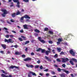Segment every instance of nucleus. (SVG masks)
Returning a JSON list of instances; mask_svg holds the SVG:
<instances>
[{"mask_svg":"<svg viewBox=\"0 0 77 77\" xmlns=\"http://www.w3.org/2000/svg\"><path fill=\"white\" fill-rule=\"evenodd\" d=\"M60 55H62V54H65L64 53V52L63 51H62L60 53Z\"/></svg>","mask_w":77,"mask_h":77,"instance_id":"c9c22d12","label":"nucleus"},{"mask_svg":"<svg viewBox=\"0 0 77 77\" xmlns=\"http://www.w3.org/2000/svg\"><path fill=\"white\" fill-rule=\"evenodd\" d=\"M23 2H26V3H27V2H29L28 0H23Z\"/></svg>","mask_w":77,"mask_h":77,"instance_id":"79ce46f5","label":"nucleus"},{"mask_svg":"<svg viewBox=\"0 0 77 77\" xmlns=\"http://www.w3.org/2000/svg\"><path fill=\"white\" fill-rule=\"evenodd\" d=\"M15 68L16 69H19V67H18L16 66H15L11 65L9 67L10 69H13V68Z\"/></svg>","mask_w":77,"mask_h":77,"instance_id":"423d86ee","label":"nucleus"},{"mask_svg":"<svg viewBox=\"0 0 77 77\" xmlns=\"http://www.w3.org/2000/svg\"><path fill=\"white\" fill-rule=\"evenodd\" d=\"M62 66H63V68H65V67H66V66L65 65V64H63L62 65Z\"/></svg>","mask_w":77,"mask_h":77,"instance_id":"e433bc0d","label":"nucleus"},{"mask_svg":"<svg viewBox=\"0 0 77 77\" xmlns=\"http://www.w3.org/2000/svg\"><path fill=\"white\" fill-rule=\"evenodd\" d=\"M9 35H7L5 36V37L6 38H9Z\"/></svg>","mask_w":77,"mask_h":77,"instance_id":"3c124183","label":"nucleus"},{"mask_svg":"<svg viewBox=\"0 0 77 77\" xmlns=\"http://www.w3.org/2000/svg\"><path fill=\"white\" fill-rule=\"evenodd\" d=\"M57 50H58V52H60L61 51V50H62L60 48H57Z\"/></svg>","mask_w":77,"mask_h":77,"instance_id":"2f4dec72","label":"nucleus"},{"mask_svg":"<svg viewBox=\"0 0 77 77\" xmlns=\"http://www.w3.org/2000/svg\"><path fill=\"white\" fill-rule=\"evenodd\" d=\"M37 63H41V61L39 60H38L37 62Z\"/></svg>","mask_w":77,"mask_h":77,"instance_id":"5fc2aeb1","label":"nucleus"},{"mask_svg":"<svg viewBox=\"0 0 77 77\" xmlns=\"http://www.w3.org/2000/svg\"><path fill=\"white\" fill-rule=\"evenodd\" d=\"M70 75L72 77H74V75L73 74H71Z\"/></svg>","mask_w":77,"mask_h":77,"instance_id":"338daca9","label":"nucleus"},{"mask_svg":"<svg viewBox=\"0 0 77 77\" xmlns=\"http://www.w3.org/2000/svg\"><path fill=\"white\" fill-rule=\"evenodd\" d=\"M70 63L72 65H74V63H73V62L72 61H69Z\"/></svg>","mask_w":77,"mask_h":77,"instance_id":"5701e85b","label":"nucleus"},{"mask_svg":"<svg viewBox=\"0 0 77 77\" xmlns=\"http://www.w3.org/2000/svg\"><path fill=\"white\" fill-rule=\"evenodd\" d=\"M58 56V55H57V54H56L54 56V57L55 58H57Z\"/></svg>","mask_w":77,"mask_h":77,"instance_id":"7c9ffc66","label":"nucleus"},{"mask_svg":"<svg viewBox=\"0 0 77 77\" xmlns=\"http://www.w3.org/2000/svg\"><path fill=\"white\" fill-rule=\"evenodd\" d=\"M60 76L61 77H65V74H60Z\"/></svg>","mask_w":77,"mask_h":77,"instance_id":"6ab92c4d","label":"nucleus"},{"mask_svg":"<svg viewBox=\"0 0 77 77\" xmlns=\"http://www.w3.org/2000/svg\"><path fill=\"white\" fill-rule=\"evenodd\" d=\"M26 18V19H30V17L29 15H25L23 16H22L21 17L20 19V22L21 23H24V18Z\"/></svg>","mask_w":77,"mask_h":77,"instance_id":"f257e3e1","label":"nucleus"},{"mask_svg":"<svg viewBox=\"0 0 77 77\" xmlns=\"http://www.w3.org/2000/svg\"><path fill=\"white\" fill-rule=\"evenodd\" d=\"M72 60L74 61L75 63H76L77 62V60L74 58H72Z\"/></svg>","mask_w":77,"mask_h":77,"instance_id":"a878e982","label":"nucleus"},{"mask_svg":"<svg viewBox=\"0 0 77 77\" xmlns=\"http://www.w3.org/2000/svg\"><path fill=\"white\" fill-rule=\"evenodd\" d=\"M29 42H30L29 41H26L25 42V44L26 45V44H29Z\"/></svg>","mask_w":77,"mask_h":77,"instance_id":"c85d7f7f","label":"nucleus"},{"mask_svg":"<svg viewBox=\"0 0 77 77\" xmlns=\"http://www.w3.org/2000/svg\"><path fill=\"white\" fill-rule=\"evenodd\" d=\"M57 71L59 72H60V71H61V69H60V68H57Z\"/></svg>","mask_w":77,"mask_h":77,"instance_id":"72a5a7b5","label":"nucleus"},{"mask_svg":"<svg viewBox=\"0 0 77 77\" xmlns=\"http://www.w3.org/2000/svg\"><path fill=\"white\" fill-rule=\"evenodd\" d=\"M44 30H45V31H46V32H47V31L48 30V28L47 27L45 28Z\"/></svg>","mask_w":77,"mask_h":77,"instance_id":"bb28decb","label":"nucleus"},{"mask_svg":"<svg viewBox=\"0 0 77 77\" xmlns=\"http://www.w3.org/2000/svg\"><path fill=\"white\" fill-rule=\"evenodd\" d=\"M43 69V67H42V66H41L40 67V69Z\"/></svg>","mask_w":77,"mask_h":77,"instance_id":"09e8293b","label":"nucleus"},{"mask_svg":"<svg viewBox=\"0 0 77 77\" xmlns=\"http://www.w3.org/2000/svg\"><path fill=\"white\" fill-rule=\"evenodd\" d=\"M2 11L3 12H4L3 14H1V15H2L3 17H6V15L8 14V12L6 11V9H2Z\"/></svg>","mask_w":77,"mask_h":77,"instance_id":"f03ea898","label":"nucleus"},{"mask_svg":"<svg viewBox=\"0 0 77 77\" xmlns=\"http://www.w3.org/2000/svg\"><path fill=\"white\" fill-rule=\"evenodd\" d=\"M28 77H32V76L30 75V73H29L28 75Z\"/></svg>","mask_w":77,"mask_h":77,"instance_id":"69168bd1","label":"nucleus"},{"mask_svg":"<svg viewBox=\"0 0 77 77\" xmlns=\"http://www.w3.org/2000/svg\"><path fill=\"white\" fill-rule=\"evenodd\" d=\"M22 57H23L24 58V57H26V55H25L24 54H23L22 55Z\"/></svg>","mask_w":77,"mask_h":77,"instance_id":"49530a36","label":"nucleus"},{"mask_svg":"<svg viewBox=\"0 0 77 77\" xmlns=\"http://www.w3.org/2000/svg\"><path fill=\"white\" fill-rule=\"evenodd\" d=\"M49 44H53V41H49Z\"/></svg>","mask_w":77,"mask_h":77,"instance_id":"a19ab883","label":"nucleus"},{"mask_svg":"<svg viewBox=\"0 0 77 77\" xmlns=\"http://www.w3.org/2000/svg\"><path fill=\"white\" fill-rule=\"evenodd\" d=\"M15 14V13H14L12 14L11 15L12 17H15V16L16 15Z\"/></svg>","mask_w":77,"mask_h":77,"instance_id":"4be33fe9","label":"nucleus"},{"mask_svg":"<svg viewBox=\"0 0 77 77\" xmlns=\"http://www.w3.org/2000/svg\"><path fill=\"white\" fill-rule=\"evenodd\" d=\"M21 11H18L16 12V15H20V14H21Z\"/></svg>","mask_w":77,"mask_h":77,"instance_id":"2eb2a0df","label":"nucleus"},{"mask_svg":"<svg viewBox=\"0 0 77 77\" xmlns=\"http://www.w3.org/2000/svg\"><path fill=\"white\" fill-rule=\"evenodd\" d=\"M34 35L36 37L38 36V34L37 33H35L34 34Z\"/></svg>","mask_w":77,"mask_h":77,"instance_id":"58836bf2","label":"nucleus"},{"mask_svg":"<svg viewBox=\"0 0 77 77\" xmlns=\"http://www.w3.org/2000/svg\"><path fill=\"white\" fill-rule=\"evenodd\" d=\"M5 42H7V43H9V42L10 43H11V42H12V43H13V42H12V40L10 38H9L8 40H7L5 39Z\"/></svg>","mask_w":77,"mask_h":77,"instance_id":"20e7f679","label":"nucleus"},{"mask_svg":"<svg viewBox=\"0 0 77 77\" xmlns=\"http://www.w3.org/2000/svg\"><path fill=\"white\" fill-rule=\"evenodd\" d=\"M64 72H66V74H69V71H68L64 70Z\"/></svg>","mask_w":77,"mask_h":77,"instance_id":"b1692460","label":"nucleus"},{"mask_svg":"<svg viewBox=\"0 0 77 77\" xmlns=\"http://www.w3.org/2000/svg\"><path fill=\"white\" fill-rule=\"evenodd\" d=\"M24 29H28L29 28L27 27V25H24L23 26Z\"/></svg>","mask_w":77,"mask_h":77,"instance_id":"4468645a","label":"nucleus"},{"mask_svg":"<svg viewBox=\"0 0 77 77\" xmlns=\"http://www.w3.org/2000/svg\"><path fill=\"white\" fill-rule=\"evenodd\" d=\"M48 32L49 33H50V34H51V35H53V31H52L49 30L48 31Z\"/></svg>","mask_w":77,"mask_h":77,"instance_id":"aec40b11","label":"nucleus"},{"mask_svg":"<svg viewBox=\"0 0 77 77\" xmlns=\"http://www.w3.org/2000/svg\"><path fill=\"white\" fill-rule=\"evenodd\" d=\"M19 40L20 41H23V39L22 38H18Z\"/></svg>","mask_w":77,"mask_h":77,"instance_id":"37998d69","label":"nucleus"},{"mask_svg":"<svg viewBox=\"0 0 77 77\" xmlns=\"http://www.w3.org/2000/svg\"><path fill=\"white\" fill-rule=\"evenodd\" d=\"M54 66L55 67V68H58V66H57V65L56 64L54 65Z\"/></svg>","mask_w":77,"mask_h":77,"instance_id":"bf43d9fd","label":"nucleus"},{"mask_svg":"<svg viewBox=\"0 0 77 77\" xmlns=\"http://www.w3.org/2000/svg\"><path fill=\"white\" fill-rule=\"evenodd\" d=\"M17 5H20V2H19V1H18L17 2Z\"/></svg>","mask_w":77,"mask_h":77,"instance_id":"603ef678","label":"nucleus"},{"mask_svg":"<svg viewBox=\"0 0 77 77\" xmlns=\"http://www.w3.org/2000/svg\"><path fill=\"white\" fill-rule=\"evenodd\" d=\"M51 73L52 74H55V72L54 71H52L51 72Z\"/></svg>","mask_w":77,"mask_h":77,"instance_id":"c03bdc74","label":"nucleus"},{"mask_svg":"<svg viewBox=\"0 0 77 77\" xmlns=\"http://www.w3.org/2000/svg\"><path fill=\"white\" fill-rule=\"evenodd\" d=\"M20 33H23V32H24V31H23V30H20Z\"/></svg>","mask_w":77,"mask_h":77,"instance_id":"4d7b16f0","label":"nucleus"},{"mask_svg":"<svg viewBox=\"0 0 77 77\" xmlns=\"http://www.w3.org/2000/svg\"><path fill=\"white\" fill-rule=\"evenodd\" d=\"M58 41L59 42H62L63 41V39L62 38H59L58 39Z\"/></svg>","mask_w":77,"mask_h":77,"instance_id":"f3484780","label":"nucleus"},{"mask_svg":"<svg viewBox=\"0 0 77 77\" xmlns=\"http://www.w3.org/2000/svg\"><path fill=\"white\" fill-rule=\"evenodd\" d=\"M49 75H50V73H46V76H47V77H48Z\"/></svg>","mask_w":77,"mask_h":77,"instance_id":"de8ad7c7","label":"nucleus"},{"mask_svg":"<svg viewBox=\"0 0 77 77\" xmlns=\"http://www.w3.org/2000/svg\"><path fill=\"white\" fill-rule=\"evenodd\" d=\"M1 46L4 49H5L6 48V45L5 44H2Z\"/></svg>","mask_w":77,"mask_h":77,"instance_id":"9b49d317","label":"nucleus"},{"mask_svg":"<svg viewBox=\"0 0 77 77\" xmlns=\"http://www.w3.org/2000/svg\"><path fill=\"white\" fill-rule=\"evenodd\" d=\"M7 23H8V24H11V23L8 21H7Z\"/></svg>","mask_w":77,"mask_h":77,"instance_id":"680f3d73","label":"nucleus"},{"mask_svg":"<svg viewBox=\"0 0 77 77\" xmlns=\"http://www.w3.org/2000/svg\"><path fill=\"white\" fill-rule=\"evenodd\" d=\"M45 58H46L47 60H48V57H47V56H45Z\"/></svg>","mask_w":77,"mask_h":77,"instance_id":"0e129e2a","label":"nucleus"},{"mask_svg":"<svg viewBox=\"0 0 77 77\" xmlns=\"http://www.w3.org/2000/svg\"><path fill=\"white\" fill-rule=\"evenodd\" d=\"M35 69L38 68H39V66L38 65H37L36 66H35Z\"/></svg>","mask_w":77,"mask_h":77,"instance_id":"4c0bfd02","label":"nucleus"},{"mask_svg":"<svg viewBox=\"0 0 77 77\" xmlns=\"http://www.w3.org/2000/svg\"><path fill=\"white\" fill-rule=\"evenodd\" d=\"M71 34H69L68 35H66L65 37L64 38L65 39H66V41L70 40V38H71Z\"/></svg>","mask_w":77,"mask_h":77,"instance_id":"7ed1b4c3","label":"nucleus"},{"mask_svg":"<svg viewBox=\"0 0 77 77\" xmlns=\"http://www.w3.org/2000/svg\"><path fill=\"white\" fill-rule=\"evenodd\" d=\"M57 62H61L60 60V59H59V58H57Z\"/></svg>","mask_w":77,"mask_h":77,"instance_id":"473e14b6","label":"nucleus"},{"mask_svg":"<svg viewBox=\"0 0 77 77\" xmlns=\"http://www.w3.org/2000/svg\"><path fill=\"white\" fill-rule=\"evenodd\" d=\"M13 2L14 3H17V2H18V0H13Z\"/></svg>","mask_w":77,"mask_h":77,"instance_id":"c756f323","label":"nucleus"},{"mask_svg":"<svg viewBox=\"0 0 77 77\" xmlns=\"http://www.w3.org/2000/svg\"><path fill=\"white\" fill-rule=\"evenodd\" d=\"M55 50H54V49L53 50H52V52H53V54H55V51H54Z\"/></svg>","mask_w":77,"mask_h":77,"instance_id":"13d9d810","label":"nucleus"},{"mask_svg":"<svg viewBox=\"0 0 77 77\" xmlns=\"http://www.w3.org/2000/svg\"><path fill=\"white\" fill-rule=\"evenodd\" d=\"M49 53H50V51L45 50V53L46 55L47 56H48V54H49Z\"/></svg>","mask_w":77,"mask_h":77,"instance_id":"f8f14e48","label":"nucleus"},{"mask_svg":"<svg viewBox=\"0 0 77 77\" xmlns=\"http://www.w3.org/2000/svg\"><path fill=\"white\" fill-rule=\"evenodd\" d=\"M62 62L64 63V62H67V61H68L69 60V59L68 58H62Z\"/></svg>","mask_w":77,"mask_h":77,"instance_id":"39448f33","label":"nucleus"},{"mask_svg":"<svg viewBox=\"0 0 77 77\" xmlns=\"http://www.w3.org/2000/svg\"><path fill=\"white\" fill-rule=\"evenodd\" d=\"M1 71H2V72L3 73H5V71L3 70H1Z\"/></svg>","mask_w":77,"mask_h":77,"instance_id":"e2e57ef3","label":"nucleus"},{"mask_svg":"<svg viewBox=\"0 0 77 77\" xmlns=\"http://www.w3.org/2000/svg\"><path fill=\"white\" fill-rule=\"evenodd\" d=\"M10 21L11 23H14L15 22V20L14 19H11L10 20Z\"/></svg>","mask_w":77,"mask_h":77,"instance_id":"cd10ccee","label":"nucleus"},{"mask_svg":"<svg viewBox=\"0 0 77 77\" xmlns=\"http://www.w3.org/2000/svg\"><path fill=\"white\" fill-rule=\"evenodd\" d=\"M69 53L73 56H75V52L73 50H70L69 51Z\"/></svg>","mask_w":77,"mask_h":77,"instance_id":"0eeeda50","label":"nucleus"},{"mask_svg":"<svg viewBox=\"0 0 77 77\" xmlns=\"http://www.w3.org/2000/svg\"><path fill=\"white\" fill-rule=\"evenodd\" d=\"M31 56H34V55H35V54L33 52H32L31 54Z\"/></svg>","mask_w":77,"mask_h":77,"instance_id":"a18cd8bd","label":"nucleus"},{"mask_svg":"<svg viewBox=\"0 0 77 77\" xmlns=\"http://www.w3.org/2000/svg\"><path fill=\"white\" fill-rule=\"evenodd\" d=\"M35 32H36V33H39L40 32V31L39 30L37 29H35L34 30Z\"/></svg>","mask_w":77,"mask_h":77,"instance_id":"dca6fc26","label":"nucleus"},{"mask_svg":"<svg viewBox=\"0 0 77 77\" xmlns=\"http://www.w3.org/2000/svg\"><path fill=\"white\" fill-rule=\"evenodd\" d=\"M12 32H13V33H16V32L14 31V30H13V31H12Z\"/></svg>","mask_w":77,"mask_h":77,"instance_id":"774afa93","label":"nucleus"},{"mask_svg":"<svg viewBox=\"0 0 77 77\" xmlns=\"http://www.w3.org/2000/svg\"><path fill=\"white\" fill-rule=\"evenodd\" d=\"M48 71V69H47L44 70V71H45L46 72H47Z\"/></svg>","mask_w":77,"mask_h":77,"instance_id":"8fccbe9b","label":"nucleus"},{"mask_svg":"<svg viewBox=\"0 0 77 77\" xmlns=\"http://www.w3.org/2000/svg\"><path fill=\"white\" fill-rule=\"evenodd\" d=\"M42 50V48H37L36 49V51L39 52V51H41Z\"/></svg>","mask_w":77,"mask_h":77,"instance_id":"a211bd4d","label":"nucleus"},{"mask_svg":"<svg viewBox=\"0 0 77 77\" xmlns=\"http://www.w3.org/2000/svg\"><path fill=\"white\" fill-rule=\"evenodd\" d=\"M21 38H23L24 40H26V37L24 36H21Z\"/></svg>","mask_w":77,"mask_h":77,"instance_id":"f704fd0d","label":"nucleus"},{"mask_svg":"<svg viewBox=\"0 0 77 77\" xmlns=\"http://www.w3.org/2000/svg\"><path fill=\"white\" fill-rule=\"evenodd\" d=\"M6 75H5V74H2L1 75V77H5Z\"/></svg>","mask_w":77,"mask_h":77,"instance_id":"ea45409f","label":"nucleus"},{"mask_svg":"<svg viewBox=\"0 0 77 77\" xmlns=\"http://www.w3.org/2000/svg\"><path fill=\"white\" fill-rule=\"evenodd\" d=\"M4 29H5V30H8V28H6L5 27L4 28Z\"/></svg>","mask_w":77,"mask_h":77,"instance_id":"6e6d98bb","label":"nucleus"},{"mask_svg":"<svg viewBox=\"0 0 77 77\" xmlns=\"http://www.w3.org/2000/svg\"><path fill=\"white\" fill-rule=\"evenodd\" d=\"M30 74H32V75H34L35 76H36V74L35 72H33L32 71L29 72Z\"/></svg>","mask_w":77,"mask_h":77,"instance_id":"ddd939ff","label":"nucleus"},{"mask_svg":"<svg viewBox=\"0 0 77 77\" xmlns=\"http://www.w3.org/2000/svg\"><path fill=\"white\" fill-rule=\"evenodd\" d=\"M45 49H42V50L41 51H41V52L42 53H45Z\"/></svg>","mask_w":77,"mask_h":77,"instance_id":"393cba45","label":"nucleus"},{"mask_svg":"<svg viewBox=\"0 0 77 77\" xmlns=\"http://www.w3.org/2000/svg\"><path fill=\"white\" fill-rule=\"evenodd\" d=\"M15 54L16 55H18L19 54H20V52L18 51L16 52L15 53Z\"/></svg>","mask_w":77,"mask_h":77,"instance_id":"412c9836","label":"nucleus"},{"mask_svg":"<svg viewBox=\"0 0 77 77\" xmlns=\"http://www.w3.org/2000/svg\"><path fill=\"white\" fill-rule=\"evenodd\" d=\"M32 60V58L30 57H28L26 59H24L23 61L25 62H27V61H30Z\"/></svg>","mask_w":77,"mask_h":77,"instance_id":"6e6552de","label":"nucleus"},{"mask_svg":"<svg viewBox=\"0 0 77 77\" xmlns=\"http://www.w3.org/2000/svg\"><path fill=\"white\" fill-rule=\"evenodd\" d=\"M14 47H15V48H17L18 47V45H15L14 46Z\"/></svg>","mask_w":77,"mask_h":77,"instance_id":"052dcab7","label":"nucleus"},{"mask_svg":"<svg viewBox=\"0 0 77 77\" xmlns=\"http://www.w3.org/2000/svg\"><path fill=\"white\" fill-rule=\"evenodd\" d=\"M26 49H25V51H27V50H28V48L27 47L26 48Z\"/></svg>","mask_w":77,"mask_h":77,"instance_id":"864d4df0","label":"nucleus"},{"mask_svg":"<svg viewBox=\"0 0 77 77\" xmlns=\"http://www.w3.org/2000/svg\"><path fill=\"white\" fill-rule=\"evenodd\" d=\"M26 66L28 68H33L34 67V66L33 65H30L27 64H26Z\"/></svg>","mask_w":77,"mask_h":77,"instance_id":"9d476101","label":"nucleus"},{"mask_svg":"<svg viewBox=\"0 0 77 77\" xmlns=\"http://www.w3.org/2000/svg\"><path fill=\"white\" fill-rule=\"evenodd\" d=\"M38 39L41 42H42V43H44L45 42L44 40H41V38L40 37H39L38 38Z\"/></svg>","mask_w":77,"mask_h":77,"instance_id":"1a4fd4ad","label":"nucleus"}]
</instances>
